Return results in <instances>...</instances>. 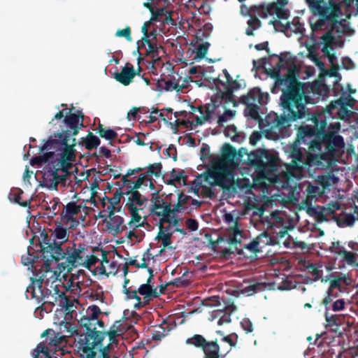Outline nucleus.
<instances>
[{"label": "nucleus", "mask_w": 358, "mask_h": 358, "mask_svg": "<svg viewBox=\"0 0 358 358\" xmlns=\"http://www.w3.org/2000/svg\"><path fill=\"white\" fill-rule=\"evenodd\" d=\"M306 197L302 201V205L305 207L310 208L312 206L313 202L316 201L317 199L324 193V189H322L317 185L309 183L306 189Z\"/></svg>", "instance_id": "aec40b11"}, {"label": "nucleus", "mask_w": 358, "mask_h": 358, "mask_svg": "<svg viewBox=\"0 0 358 358\" xmlns=\"http://www.w3.org/2000/svg\"><path fill=\"white\" fill-rule=\"evenodd\" d=\"M225 105L230 103L233 106H238V102L235 99L234 92L238 90L241 85L237 80H234L227 71L225 69Z\"/></svg>", "instance_id": "dca6fc26"}, {"label": "nucleus", "mask_w": 358, "mask_h": 358, "mask_svg": "<svg viewBox=\"0 0 358 358\" xmlns=\"http://www.w3.org/2000/svg\"><path fill=\"white\" fill-rule=\"evenodd\" d=\"M348 247L352 249V251H347L345 250L341 255L342 260L348 265L358 267V262H356V252L358 251V243L350 241L348 243Z\"/></svg>", "instance_id": "c756f323"}, {"label": "nucleus", "mask_w": 358, "mask_h": 358, "mask_svg": "<svg viewBox=\"0 0 358 358\" xmlns=\"http://www.w3.org/2000/svg\"><path fill=\"white\" fill-rule=\"evenodd\" d=\"M330 250L331 252L341 256L345 250V248L340 241H336L331 243Z\"/></svg>", "instance_id": "338daca9"}, {"label": "nucleus", "mask_w": 358, "mask_h": 358, "mask_svg": "<svg viewBox=\"0 0 358 358\" xmlns=\"http://www.w3.org/2000/svg\"><path fill=\"white\" fill-rule=\"evenodd\" d=\"M60 332H55V334H59L61 336H64V339L62 341L63 343L66 342V337H71L73 335H78V330L77 325L71 322L62 321L59 324Z\"/></svg>", "instance_id": "cd10ccee"}, {"label": "nucleus", "mask_w": 358, "mask_h": 358, "mask_svg": "<svg viewBox=\"0 0 358 358\" xmlns=\"http://www.w3.org/2000/svg\"><path fill=\"white\" fill-rule=\"evenodd\" d=\"M62 297L60 299V303H59V306L65 309L66 314L71 313L73 311V303L69 299L65 293H62Z\"/></svg>", "instance_id": "5fc2aeb1"}, {"label": "nucleus", "mask_w": 358, "mask_h": 358, "mask_svg": "<svg viewBox=\"0 0 358 358\" xmlns=\"http://www.w3.org/2000/svg\"><path fill=\"white\" fill-rule=\"evenodd\" d=\"M186 212L185 208L178 201L177 203L171 208V202H168L165 206V208L162 209V214H159L161 223L169 222L170 216H176L177 213Z\"/></svg>", "instance_id": "bb28decb"}, {"label": "nucleus", "mask_w": 358, "mask_h": 358, "mask_svg": "<svg viewBox=\"0 0 358 358\" xmlns=\"http://www.w3.org/2000/svg\"><path fill=\"white\" fill-rule=\"evenodd\" d=\"M329 110L314 113L308 123L300 126L296 143L308 146V152L304 153L296 145L290 147L291 162L286 171L290 178L300 179L304 169L311 166L322 168L326 163L336 162L345 152V143L340 134L341 126Z\"/></svg>", "instance_id": "f257e3e1"}, {"label": "nucleus", "mask_w": 358, "mask_h": 358, "mask_svg": "<svg viewBox=\"0 0 358 358\" xmlns=\"http://www.w3.org/2000/svg\"><path fill=\"white\" fill-rule=\"evenodd\" d=\"M337 224L340 227L352 226L355 221V216L352 214H345L342 218H336Z\"/></svg>", "instance_id": "13d9d810"}, {"label": "nucleus", "mask_w": 358, "mask_h": 358, "mask_svg": "<svg viewBox=\"0 0 358 358\" xmlns=\"http://www.w3.org/2000/svg\"><path fill=\"white\" fill-rule=\"evenodd\" d=\"M341 290H329L327 291L326 296L323 299L322 303L325 306V309L330 310V304L334 300L338 299Z\"/></svg>", "instance_id": "8fccbe9b"}, {"label": "nucleus", "mask_w": 358, "mask_h": 358, "mask_svg": "<svg viewBox=\"0 0 358 358\" xmlns=\"http://www.w3.org/2000/svg\"><path fill=\"white\" fill-rule=\"evenodd\" d=\"M100 143L99 138L92 132H89L85 138H82L83 145L89 150L97 148Z\"/></svg>", "instance_id": "58836bf2"}, {"label": "nucleus", "mask_w": 358, "mask_h": 358, "mask_svg": "<svg viewBox=\"0 0 358 358\" xmlns=\"http://www.w3.org/2000/svg\"><path fill=\"white\" fill-rule=\"evenodd\" d=\"M287 28L296 34H303V31H305L303 24L300 22L299 19H294L292 22H288Z\"/></svg>", "instance_id": "4d7b16f0"}, {"label": "nucleus", "mask_w": 358, "mask_h": 358, "mask_svg": "<svg viewBox=\"0 0 358 358\" xmlns=\"http://www.w3.org/2000/svg\"><path fill=\"white\" fill-rule=\"evenodd\" d=\"M341 209V204L338 202H331L326 207L323 208L320 215V219L327 220V217L333 216L336 217V211Z\"/></svg>", "instance_id": "f704fd0d"}, {"label": "nucleus", "mask_w": 358, "mask_h": 358, "mask_svg": "<svg viewBox=\"0 0 358 358\" xmlns=\"http://www.w3.org/2000/svg\"><path fill=\"white\" fill-rule=\"evenodd\" d=\"M245 149L241 148L238 151L231 145L229 143H225V180H227V175L228 174V170L227 168V163L231 162L236 158L237 159H241L243 157V151Z\"/></svg>", "instance_id": "7c9ffc66"}, {"label": "nucleus", "mask_w": 358, "mask_h": 358, "mask_svg": "<svg viewBox=\"0 0 358 358\" xmlns=\"http://www.w3.org/2000/svg\"><path fill=\"white\" fill-rule=\"evenodd\" d=\"M39 244L43 256L46 259V265L50 260L58 262L64 257L61 243H57L55 239H51L44 231L41 233Z\"/></svg>", "instance_id": "9b49d317"}, {"label": "nucleus", "mask_w": 358, "mask_h": 358, "mask_svg": "<svg viewBox=\"0 0 358 358\" xmlns=\"http://www.w3.org/2000/svg\"><path fill=\"white\" fill-rule=\"evenodd\" d=\"M180 80V75L176 73V75L171 76L170 78L168 80H164V89L166 91H173L176 90L177 92H178V82Z\"/></svg>", "instance_id": "09e8293b"}, {"label": "nucleus", "mask_w": 358, "mask_h": 358, "mask_svg": "<svg viewBox=\"0 0 358 358\" xmlns=\"http://www.w3.org/2000/svg\"><path fill=\"white\" fill-rule=\"evenodd\" d=\"M31 279V284L27 288V292L32 299H35L38 303L45 299V296L53 293V289H48L43 286L44 280L41 277L38 279Z\"/></svg>", "instance_id": "4468645a"}, {"label": "nucleus", "mask_w": 358, "mask_h": 358, "mask_svg": "<svg viewBox=\"0 0 358 358\" xmlns=\"http://www.w3.org/2000/svg\"><path fill=\"white\" fill-rule=\"evenodd\" d=\"M171 176L172 179L169 182V184L171 185H173L175 182L180 183L181 180H183L185 183L187 178V176H185V171L183 170L176 171L174 169L171 173Z\"/></svg>", "instance_id": "864d4df0"}, {"label": "nucleus", "mask_w": 358, "mask_h": 358, "mask_svg": "<svg viewBox=\"0 0 358 358\" xmlns=\"http://www.w3.org/2000/svg\"><path fill=\"white\" fill-rule=\"evenodd\" d=\"M178 201L181 204V206L185 208V210L187 213H189V209L190 208V202H191V196H187L182 192L179 193L178 195Z\"/></svg>", "instance_id": "052dcab7"}, {"label": "nucleus", "mask_w": 358, "mask_h": 358, "mask_svg": "<svg viewBox=\"0 0 358 358\" xmlns=\"http://www.w3.org/2000/svg\"><path fill=\"white\" fill-rule=\"evenodd\" d=\"M141 71V66H138V72H136L134 67L129 63H127L120 72L114 73V78L117 81L127 86L132 82L136 75H140Z\"/></svg>", "instance_id": "f3484780"}, {"label": "nucleus", "mask_w": 358, "mask_h": 358, "mask_svg": "<svg viewBox=\"0 0 358 358\" xmlns=\"http://www.w3.org/2000/svg\"><path fill=\"white\" fill-rule=\"evenodd\" d=\"M97 132L101 138L106 140H115L117 137V133L112 129H105L102 124H99L97 128Z\"/></svg>", "instance_id": "de8ad7c7"}, {"label": "nucleus", "mask_w": 358, "mask_h": 358, "mask_svg": "<svg viewBox=\"0 0 358 358\" xmlns=\"http://www.w3.org/2000/svg\"><path fill=\"white\" fill-rule=\"evenodd\" d=\"M248 162L264 177L275 175L278 170L279 158L275 153L258 149L248 155Z\"/></svg>", "instance_id": "1a4fd4ad"}, {"label": "nucleus", "mask_w": 358, "mask_h": 358, "mask_svg": "<svg viewBox=\"0 0 358 358\" xmlns=\"http://www.w3.org/2000/svg\"><path fill=\"white\" fill-rule=\"evenodd\" d=\"M73 109L74 107L72 106L71 108H65L55 114L50 123L55 120L64 118L62 124L60 125V131L51 134L39 148L40 152L53 148H57L60 152L51 161L48 167L44 169L43 173V185L50 189H57L59 183L66 180L67 176L70 174L69 170L73 168V164L76 162L75 136L84 127V114L81 110L73 113Z\"/></svg>", "instance_id": "7ed1b4c3"}, {"label": "nucleus", "mask_w": 358, "mask_h": 358, "mask_svg": "<svg viewBox=\"0 0 358 358\" xmlns=\"http://www.w3.org/2000/svg\"><path fill=\"white\" fill-rule=\"evenodd\" d=\"M124 194L127 196L125 208H131V206L133 207H141L148 201V199L138 190L131 189L124 192Z\"/></svg>", "instance_id": "5701e85b"}, {"label": "nucleus", "mask_w": 358, "mask_h": 358, "mask_svg": "<svg viewBox=\"0 0 358 358\" xmlns=\"http://www.w3.org/2000/svg\"><path fill=\"white\" fill-rule=\"evenodd\" d=\"M241 12L245 15H252L254 16L266 18L268 15H272L271 3L267 6L254 5L250 7L243 6Z\"/></svg>", "instance_id": "412c9836"}, {"label": "nucleus", "mask_w": 358, "mask_h": 358, "mask_svg": "<svg viewBox=\"0 0 358 358\" xmlns=\"http://www.w3.org/2000/svg\"><path fill=\"white\" fill-rule=\"evenodd\" d=\"M208 72L213 73L214 66H208L207 70L203 66H194L191 67L189 70V73L191 75L198 73L201 76V79L203 78L204 80H208L209 82H210L212 80L213 83L215 85V89L213 94L216 93L218 90L221 92H224V90H222L220 87V85L224 86V82L220 79V75L218 74L217 76H210L208 75Z\"/></svg>", "instance_id": "2eb2a0df"}, {"label": "nucleus", "mask_w": 358, "mask_h": 358, "mask_svg": "<svg viewBox=\"0 0 358 358\" xmlns=\"http://www.w3.org/2000/svg\"><path fill=\"white\" fill-rule=\"evenodd\" d=\"M150 21H146L143 23L141 27V31L143 36L141 38V42H145L147 40L150 41H157L158 31L155 27H152Z\"/></svg>", "instance_id": "2f4dec72"}, {"label": "nucleus", "mask_w": 358, "mask_h": 358, "mask_svg": "<svg viewBox=\"0 0 358 358\" xmlns=\"http://www.w3.org/2000/svg\"><path fill=\"white\" fill-rule=\"evenodd\" d=\"M233 187L235 190L238 189L242 193H249L251 192L253 185L249 178H243L234 180Z\"/></svg>", "instance_id": "c9c22d12"}, {"label": "nucleus", "mask_w": 358, "mask_h": 358, "mask_svg": "<svg viewBox=\"0 0 358 358\" xmlns=\"http://www.w3.org/2000/svg\"><path fill=\"white\" fill-rule=\"evenodd\" d=\"M64 257L60 260L64 262L58 264L59 269L61 272L66 271L67 273L71 272L73 268L83 265L85 259L87 257V252L88 248L85 244H78L76 246V243H73V246L66 247L64 248Z\"/></svg>", "instance_id": "9d476101"}, {"label": "nucleus", "mask_w": 358, "mask_h": 358, "mask_svg": "<svg viewBox=\"0 0 358 358\" xmlns=\"http://www.w3.org/2000/svg\"><path fill=\"white\" fill-rule=\"evenodd\" d=\"M53 234L55 235V239L61 240V241H57L61 243V247L64 242L69 239V233L66 227H64L61 224H57L54 229Z\"/></svg>", "instance_id": "37998d69"}, {"label": "nucleus", "mask_w": 358, "mask_h": 358, "mask_svg": "<svg viewBox=\"0 0 358 358\" xmlns=\"http://www.w3.org/2000/svg\"><path fill=\"white\" fill-rule=\"evenodd\" d=\"M171 234L158 233L156 238H157L159 241H161L163 245V249L161 250L160 252H162V250H164L165 248H173L172 246L171 245Z\"/></svg>", "instance_id": "6e6d98bb"}, {"label": "nucleus", "mask_w": 358, "mask_h": 358, "mask_svg": "<svg viewBox=\"0 0 358 358\" xmlns=\"http://www.w3.org/2000/svg\"><path fill=\"white\" fill-rule=\"evenodd\" d=\"M225 137L231 138L233 142L241 143L244 139V136L238 132L234 125H228L225 127Z\"/></svg>", "instance_id": "a19ab883"}, {"label": "nucleus", "mask_w": 358, "mask_h": 358, "mask_svg": "<svg viewBox=\"0 0 358 358\" xmlns=\"http://www.w3.org/2000/svg\"><path fill=\"white\" fill-rule=\"evenodd\" d=\"M271 9H272V15L276 14L278 18L280 19H287V11L283 10L282 8H280L277 4L275 3H271Z\"/></svg>", "instance_id": "69168bd1"}, {"label": "nucleus", "mask_w": 358, "mask_h": 358, "mask_svg": "<svg viewBox=\"0 0 358 358\" xmlns=\"http://www.w3.org/2000/svg\"><path fill=\"white\" fill-rule=\"evenodd\" d=\"M329 310H325V320L327 322V327H330L333 331H336L340 325V315H330Z\"/></svg>", "instance_id": "79ce46f5"}, {"label": "nucleus", "mask_w": 358, "mask_h": 358, "mask_svg": "<svg viewBox=\"0 0 358 358\" xmlns=\"http://www.w3.org/2000/svg\"><path fill=\"white\" fill-rule=\"evenodd\" d=\"M354 101V99L351 96H348L346 97H341L338 100L331 102L330 105L327 107L324 110H329V112L334 117L335 120H337V118L334 115L332 110L336 109L338 106L339 108L337 110V114L339 115L340 118L342 120H349L352 115V112L348 109V106H352V103Z\"/></svg>", "instance_id": "ddd939ff"}, {"label": "nucleus", "mask_w": 358, "mask_h": 358, "mask_svg": "<svg viewBox=\"0 0 358 358\" xmlns=\"http://www.w3.org/2000/svg\"><path fill=\"white\" fill-rule=\"evenodd\" d=\"M246 95L250 101H257L260 105L266 104L269 99L268 94L267 92H262L260 89L257 87L250 90Z\"/></svg>", "instance_id": "72a5a7b5"}, {"label": "nucleus", "mask_w": 358, "mask_h": 358, "mask_svg": "<svg viewBox=\"0 0 358 358\" xmlns=\"http://www.w3.org/2000/svg\"><path fill=\"white\" fill-rule=\"evenodd\" d=\"M310 10L321 18L314 24H311L313 31L322 29L326 22L332 25L339 23L338 18L342 15L340 4L334 0H305Z\"/></svg>", "instance_id": "0eeeda50"}, {"label": "nucleus", "mask_w": 358, "mask_h": 358, "mask_svg": "<svg viewBox=\"0 0 358 358\" xmlns=\"http://www.w3.org/2000/svg\"><path fill=\"white\" fill-rule=\"evenodd\" d=\"M250 19L248 20V28L245 30V34L248 36H254V31L259 29L262 26V22L257 16L252 15H248Z\"/></svg>", "instance_id": "c03bdc74"}, {"label": "nucleus", "mask_w": 358, "mask_h": 358, "mask_svg": "<svg viewBox=\"0 0 358 358\" xmlns=\"http://www.w3.org/2000/svg\"><path fill=\"white\" fill-rule=\"evenodd\" d=\"M171 15L172 12L169 11L165 7L154 9L152 13V16L148 21H150L151 24L155 21L162 22L164 24L174 25L175 22Z\"/></svg>", "instance_id": "6ab92c4d"}, {"label": "nucleus", "mask_w": 358, "mask_h": 358, "mask_svg": "<svg viewBox=\"0 0 358 358\" xmlns=\"http://www.w3.org/2000/svg\"><path fill=\"white\" fill-rule=\"evenodd\" d=\"M101 313V309L97 306H90L86 311V315H83L79 320L80 325L85 328L86 332L80 335L78 344L84 345L85 350L101 345L104 340L103 331L96 329V323L99 315Z\"/></svg>", "instance_id": "423d86ee"}, {"label": "nucleus", "mask_w": 358, "mask_h": 358, "mask_svg": "<svg viewBox=\"0 0 358 358\" xmlns=\"http://www.w3.org/2000/svg\"><path fill=\"white\" fill-rule=\"evenodd\" d=\"M50 288L53 289V293L51 295L45 296V299L43 301L41 304L42 310H45L46 312L52 311V308L55 304L60 303V299L63 296L62 293L58 287L57 285H54V282H51Z\"/></svg>", "instance_id": "a211bd4d"}, {"label": "nucleus", "mask_w": 358, "mask_h": 358, "mask_svg": "<svg viewBox=\"0 0 358 358\" xmlns=\"http://www.w3.org/2000/svg\"><path fill=\"white\" fill-rule=\"evenodd\" d=\"M200 159L206 168V171L199 175L194 181V192L198 195L201 188V193L205 196L213 199L216 196L218 187L222 191L220 201L224 196V144L219 149L217 154L212 153L210 146L203 143L200 150Z\"/></svg>", "instance_id": "20e7f679"}, {"label": "nucleus", "mask_w": 358, "mask_h": 358, "mask_svg": "<svg viewBox=\"0 0 358 358\" xmlns=\"http://www.w3.org/2000/svg\"><path fill=\"white\" fill-rule=\"evenodd\" d=\"M272 56L278 58L271 75L275 79V85H286L280 98L283 115L269 114L259 127L267 138L275 140L283 136L284 130L290 126V122L305 119L308 123L314 113H310L306 107V104L310 103L309 97L306 94L304 83L296 78L299 69L294 59L287 53Z\"/></svg>", "instance_id": "f03ea898"}, {"label": "nucleus", "mask_w": 358, "mask_h": 358, "mask_svg": "<svg viewBox=\"0 0 358 358\" xmlns=\"http://www.w3.org/2000/svg\"><path fill=\"white\" fill-rule=\"evenodd\" d=\"M239 102L246 106L244 114L247 117H250L255 120L259 121L261 120L259 114V106L255 104L253 101H250L247 95H243L239 98Z\"/></svg>", "instance_id": "b1692460"}, {"label": "nucleus", "mask_w": 358, "mask_h": 358, "mask_svg": "<svg viewBox=\"0 0 358 358\" xmlns=\"http://www.w3.org/2000/svg\"><path fill=\"white\" fill-rule=\"evenodd\" d=\"M108 217L110 220L107 221L106 223L108 231L114 234H118L127 228L125 225L122 226L124 222L123 217L115 215V210H108Z\"/></svg>", "instance_id": "4be33fe9"}, {"label": "nucleus", "mask_w": 358, "mask_h": 358, "mask_svg": "<svg viewBox=\"0 0 358 358\" xmlns=\"http://www.w3.org/2000/svg\"><path fill=\"white\" fill-rule=\"evenodd\" d=\"M191 108L192 113L199 112V115L196 116L195 123L189 120H181L180 125L185 128L192 129L193 127L202 124L206 122L216 123L220 127L224 126V92L218 90L216 93L211 95L210 103Z\"/></svg>", "instance_id": "39448f33"}, {"label": "nucleus", "mask_w": 358, "mask_h": 358, "mask_svg": "<svg viewBox=\"0 0 358 358\" xmlns=\"http://www.w3.org/2000/svg\"><path fill=\"white\" fill-rule=\"evenodd\" d=\"M81 209V205H78L73 201L69 202L66 205L61 216L63 217L66 222H69L72 220V218L75 217V216H77L80 213Z\"/></svg>", "instance_id": "473e14b6"}, {"label": "nucleus", "mask_w": 358, "mask_h": 358, "mask_svg": "<svg viewBox=\"0 0 358 358\" xmlns=\"http://www.w3.org/2000/svg\"><path fill=\"white\" fill-rule=\"evenodd\" d=\"M126 209L131 215V220L128 223L130 227L135 229L140 227H144L147 216H142L139 214L140 210L143 211V208H138V207H133L131 206V208H126Z\"/></svg>", "instance_id": "a878e982"}, {"label": "nucleus", "mask_w": 358, "mask_h": 358, "mask_svg": "<svg viewBox=\"0 0 358 358\" xmlns=\"http://www.w3.org/2000/svg\"><path fill=\"white\" fill-rule=\"evenodd\" d=\"M162 164L161 162L151 164L148 166V170L145 173L148 177V176H154L156 178H159L162 175Z\"/></svg>", "instance_id": "3c124183"}, {"label": "nucleus", "mask_w": 358, "mask_h": 358, "mask_svg": "<svg viewBox=\"0 0 358 358\" xmlns=\"http://www.w3.org/2000/svg\"><path fill=\"white\" fill-rule=\"evenodd\" d=\"M137 292L141 295L145 296L146 297L157 298L159 295L157 289L153 288L152 285L148 284H142L138 287Z\"/></svg>", "instance_id": "a18cd8bd"}, {"label": "nucleus", "mask_w": 358, "mask_h": 358, "mask_svg": "<svg viewBox=\"0 0 358 358\" xmlns=\"http://www.w3.org/2000/svg\"><path fill=\"white\" fill-rule=\"evenodd\" d=\"M141 43H142V45H141L142 46H144L145 43H146L148 45V49L146 50V52L145 53V57L150 56L152 54V52H153L156 49H162V50H164L163 46L161 45H159L157 43V41H150L147 40L146 41L141 42Z\"/></svg>", "instance_id": "bf43d9fd"}, {"label": "nucleus", "mask_w": 358, "mask_h": 358, "mask_svg": "<svg viewBox=\"0 0 358 358\" xmlns=\"http://www.w3.org/2000/svg\"><path fill=\"white\" fill-rule=\"evenodd\" d=\"M208 48L209 43L207 42L202 43L198 45L196 48V52L194 59L201 60V59H203L206 56Z\"/></svg>", "instance_id": "603ef678"}, {"label": "nucleus", "mask_w": 358, "mask_h": 358, "mask_svg": "<svg viewBox=\"0 0 358 358\" xmlns=\"http://www.w3.org/2000/svg\"><path fill=\"white\" fill-rule=\"evenodd\" d=\"M345 301L343 299L334 300L330 304V310L336 312L342 310L345 308Z\"/></svg>", "instance_id": "0e129e2a"}, {"label": "nucleus", "mask_w": 358, "mask_h": 358, "mask_svg": "<svg viewBox=\"0 0 358 358\" xmlns=\"http://www.w3.org/2000/svg\"><path fill=\"white\" fill-rule=\"evenodd\" d=\"M186 343L201 348L204 353V358H220V346L217 340L208 341L203 336L194 334L192 337L187 338Z\"/></svg>", "instance_id": "f8f14e48"}, {"label": "nucleus", "mask_w": 358, "mask_h": 358, "mask_svg": "<svg viewBox=\"0 0 358 358\" xmlns=\"http://www.w3.org/2000/svg\"><path fill=\"white\" fill-rule=\"evenodd\" d=\"M125 195L120 187H119L115 192L112 198L105 197L104 199H107L110 205L107 207L108 210H115V206L119 205L120 203L121 197Z\"/></svg>", "instance_id": "49530a36"}, {"label": "nucleus", "mask_w": 358, "mask_h": 358, "mask_svg": "<svg viewBox=\"0 0 358 358\" xmlns=\"http://www.w3.org/2000/svg\"><path fill=\"white\" fill-rule=\"evenodd\" d=\"M316 182L322 187V189H324L329 187L332 185L336 184L338 182V178L334 175L328 173L326 175L318 176L316 178Z\"/></svg>", "instance_id": "4c0bfd02"}, {"label": "nucleus", "mask_w": 358, "mask_h": 358, "mask_svg": "<svg viewBox=\"0 0 358 358\" xmlns=\"http://www.w3.org/2000/svg\"><path fill=\"white\" fill-rule=\"evenodd\" d=\"M243 231L240 229L238 222L236 220L234 226L225 231V242L227 243V247H225V259L231 254L241 255L243 249H247L255 254L259 252L258 241L253 240L250 243L245 244L243 243Z\"/></svg>", "instance_id": "6e6552de"}, {"label": "nucleus", "mask_w": 358, "mask_h": 358, "mask_svg": "<svg viewBox=\"0 0 358 358\" xmlns=\"http://www.w3.org/2000/svg\"><path fill=\"white\" fill-rule=\"evenodd\" d=\"M84 262H83V266L87 269H90L92 266L95 265L97 262H99V259L94 255H89L87 251V257Z\"/></svg>", "instance_id": "680f3d73"}, {"label": "nucleus", "mask_w": 358, "mask_h": 358, "mask_svg": "<svg viewBox=\"0 0 358 358\" xmlns=\"http://www.w3.org/2000/svg\"><path fill=\"white\" fill-rule=\"evenodd\" d=\"M220 298L217 296H213L206 299L203 301V305L209 307H214L220 306Z\"/></svg>", "instance_id": "774afa93"}, {"label": "nucleus", "mask_w": 358, "mask_h": 358, "mask_svg": "<svg viewBox=\"0 0 358 358\" xmlns=\"http://www.w3.org/2000/svg\"><path fill=\"white\" fill-rule=\"evenodd\" d=\"M151 202L152 204L150 206V214L159 217V214H162V210H157V208H165L166 204L168 203V201L161 198L159 194V192L157 191L151 194Z\"/></svg>", "instance_id": "c85d7f7f"}, {"label": "nucleus", "mask_w": 358, "mask_h": 358, "mask_svg": "<svg viewBox=\"0 0 358 358\" xmlns=\"http://www.w3.org/2000/svg\"><path fill=\"white\" fill-rule=\"evenodd\" d=\"M149 178L147 176V174L143 173L139 175L138 179L136 181L133 182V186L131 187V189H136L138 190L141 187L144 185L145 186H147V184H145V182L148 181Z\"/></svg>", "instance_id": "e2e57ef3"}, {"label": "nucleus", "mask_w": 358, "mask_h": 358, "mask_svg": "<svg viewBox=\"0 0 358 358\" xmlns=\"http://www.w3.org/2000/svg\"><path fill=\"white\" fill-rule=\"evenodd\" d=\"M112 345L108 344L102 348V343L96 347H92L91 351L94 353V358H110V352Z\"/></svg>", "instance_id": "ea45409f"}, {"label": "nucleus", "mask_w": 358, "mask_h": 358, "mask_svg": "<svg viewBox=\"0 0 358 358\" xmlns=\"http://www.w3.org/2000/svg\"><path fill=\"white\" fill-rule=\"evenodd\" d=\"M46 151L43 155L34 157L30 162L31 166H41L43 164L48 163V166L50 165L51 161L55 159L56 157V155L60 152L57 150V148H53L50 150H44L42 152Z\"/></svg>", "instance_id": "393cba45"}, {"label": "nucleus", "mask_w": 358, "mask_h": 358, "mask_svg": "<svg viewBox=\"0 0 358 358\" xmlns=\"http://www.w3.org/2000/svg\"><path fill=\"white\" fill-rule=\"evenodd\" d=\"M23 191L20 188L12 189L8 194V199L10 201L16 203L22 207H27L30 204V201H22L21 196Z\"/></svg>", "instance_id": "e433bc0d"}]
</instances>
